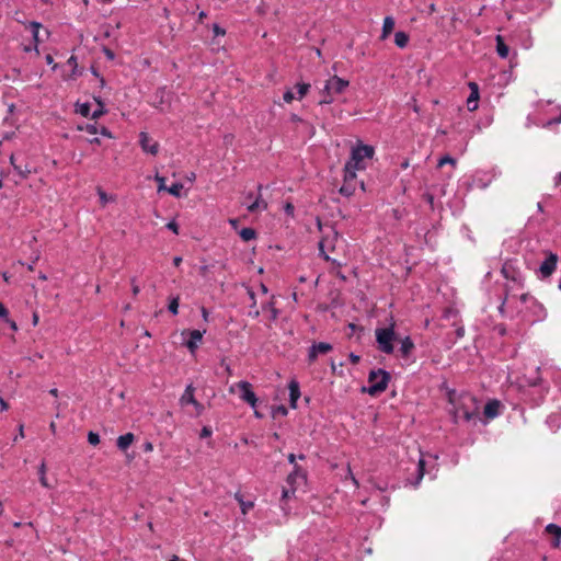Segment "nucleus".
<instances>
[{"mask_svg":"<svg viewBox=\"0 0 561 561\" xmlns=\"http://www.w3.org/2000/svg\"><path fill=\"white\" fill-rule=\"evenodd\" d=\"M508 300H510V296H508V295H506V296H505V298H504V300L502 301V304H501V305H500V307H499V311H500L502 314L504 313V306H505L506 301H508Z\"/></svg>","mask_w":561,"mask_h":561,"instance_id":"nucleus-58","label":"nucleus"},{"mask_svg":"<svg viewBox=\"0 0 561 561\" xmlns=\"http://www.w3.org/2000/svg\"><path fill=\"white\" fill-rule=\"evenodd\" d=\"M356 185V183L344 182L339 192L343 196L350 197L355 193Z\"/></svg>","mask_w":561,"mask_h":561,"instance_id":"nucleus-30","label":"nucleus"},{"mask_svg":"<svg viewBox=\"0 0 561 561\" xmlns=\"http://www.w3.org/2000/svg\"><path fill=\"white\" fill-rule=\"evenodd\" d=\"M356 171H359V169H356L353 165L345 163V165H344V182L357 184Z\"/></svg>","mask_w":561,"mask_h":561,"instance_id":"nucleus-26","label":"nucleus"},{"mask_svg":"<svg viewBox=\"0 0 561 561\" xmlns=\"http://www.w3.org/2000/svg\"><path fill=\"white\" fill-rule=\"evenodd\" d=\"M190 404L194 407V409H195V415H196V416H199L201 414H203V412H204V407H203V404H202V403H199L196 399H195V402H192V403H190Z\"/></svg>","mask_w":561,"mask_h":561,"instance_id":"nucleus-43","label":"nucleus"},{"mask_svg":"<svg viewBox=\"0 0 561 561\" xmlns=\"http://www.w3.org/2000/svg\"><path fill=\"white\" fill-rule=\"evenodd\" d=\"M84 130L91 135L101 134L102 136L112 138V133L105 126L99 127L96 123L87 124Z\"/></svg>","mask_w":561,"mask_h":561,"instance_id":"nucleus-21","label":"nucleus"},{"mask_svg":"<svg viewBox=\"0 0 561 561\" xmlns=\"http://www.w3.org/2000/svg\"><path fill=\"white\" fill-rule=\"evenodd\" d=\"M451 164V165H455L456 164V160L450 157V156H444L442 157L439 160H438V167H443L444 164Z\"/></svg>","mask_w":561,"mask_h":561,"instance_id":"nucleus-41","label":"nucleus"},{"mask_svg":"<svg viewBox=\"0 0 561 561\" xmlns=\"http://www.w3.org/2000/svg\"><path fill=\"white\" fill-rule=\"evenodd\" d=\"M211 435V431L208 427H203L201 432V437H207Z\"/></svg>","mask_w":561,"mask_h":561,"instance_id":"nucleus-57","label":"nucleus"},{"mask_svg":"<svg viewBox=\"0 0 561 561\" xmlns=\"http://www.w3.org/2000/svg\"><path fill=\"white\" fill-rule=\"evenodd\" d=\"M206 331L192 330L190 331V339L186 341V347L194 353L198 347V344L202 342L203 335Z\"/></svg>","mask_w":561,"mask_h":561,"instance_id":"nucleus-13","label":"nucleus"},{"mask_svg":"<svg viewBox=\"0 0 561 561\" xmlns=\"http://www.w3.org/2000/svg\"><path fill=\"white\" fill-rule=\"evenodd\" d=\"M375 149L373 146L358 144L352 148L350 160L347 164L353 165L356 169L365 170L367 164L366 159H373Z\"/></svg>","mask_w":561,"mask_h":561,"instance_id":"nucleus-5","label":"nucleus"},{"mask_svg":"<svg viewBox=\"0 0 561 561\" xmlns=\"http://www.w3.org/2000/svg\"><path fill=\"white\" fill-rule=\"evenodd\" d=\"M296 89H297V99L298 100H301L309 91L310 89V84L309 83H297L296 84Z\"/></svg>","mask_w":561,"mask_h":561,"instance_id":"nucleus-37","label":"nucleus"},{"mask_svg":"<svg viewBox=\"0 0 561 561\" xmlns=\"http://www.w3.org/2000/svg\"><path fill=\"white\" fill-rule=\"evenodd\" d=\"M348 360L353 364V365H356L359 363L360 360V356L355 354V353H350L348 354Z\"/></svg>","mask_w":561,"mask_h":561,"instance_id":"nucleus-51","label":"nucleus"},{"mask_svg":"<svg viewBox=\"0 0 561 561\" xmlns=\"http://www.w3.org/2000/svg\"><path fill=\"white\" fill-rule=\"evenodd\" d=\"M135 435L133 433H126L118 436L116 440L117 448L125 451L134 442Z\"/></svg>","mask_w":561,"mask_h":561,"instance_id":"nucleus-22","label":"nucleus"},{"mask_svg":"<svg viewBox=\"0 0 561 561\" xmlns=\"http://www.w3.org/2000/svg\"><path fill=\"white\" fill-rule=\"evenodd\" d=\"M171 195L175 197L181 196V192L183 190V184L180 182L173 183L170 187L165 188Z\"/></svg>","mask_w":561,"mask_h":561,"instance_id":"nucleus-36","label":"nucleus"},{"mask_svg":"<svg viewBox=\"0 0 561 561\" xmlns=\"http://www.w3.org/2000/svg\"><path fill=\"white\" fill-rule=\"evenodd\" d=\"M104 54L108 59H114V53L111 49L104 48Z\"/></svg>","mask_w":561,"mask_h":561,"instance_id":"nucleus-60","label":"nucleus"},{"mask_svg":"<svg viewBox=\"0 0 561 561\" xmlns=\"http://www.w3.org/2000/svg\"><path fill=\"white\" fill-rule=\"evenodd\" d=\"M391 379L389 371L385 369L371 370L368 375V383L367 388H363V391L369 393L370 396H377L383 392L388 383Z\"/></svg>","mask_w":561,"mask_h":561,"instance_id":"nucleus-4","label":"nucleus"},{"mask_svg":"<svg viewBox=\"0 0 561 561\" xmlns=\"http://www.w3.org/2000/svg\"><path fill=\"white\" fill-rule=\"evenodd\" d=\"M201 311H202L203 319L205 321H208V316H209L208 310L205 307H203Z\"/></svg>","mask_w":561,"mask_h":561,"instance_id":"nucleus-62","label":"nucleus"},{"mask_svg":"<svg viewBox=\"0 0 561 561\" xmlns=\"http://www.w3.org/2000/svg\"><path fill=\"white\" fill-rule=\"evenodd\" d=\"M558 255L553 252H547L546 259L542 261V263L539 266V272L541 274V277L547 278L551 276L558 264Z\"/></svg>","mask_w":561,"mask_h":561,"instance_id":"nucleus-8","label":"nucleus"},{"mask_svg":"<svg viewBox=\"0 0 561 561\" xmlns=\"http://www.w3.org/2000/svg\"><path fill=\"white\" fill-rule=\"evenodd\" d=\"M289 403L293 409L297 408V401L300 398V387L296 379H291L288 383Z\"/></svg>","mask_w":561,"mask_h":561,"instance_id":"nucleus-14","label":"nucleus"},{"mask_svg":"<svg viewBox=\"0 0 561 561\" xmlns=\"http://www.w3.org/2000/svg\"><path fill=\"white\" fill-rule=\"evenodd\" d=\"M539 367H535V369L531 371L530 376H524L523 380L520 381L522 386H529V387H537L540 381L541 377L539 375Z\"/></svg>","mask_w":561,"mask_h":561,"instance_id":"nucleus-17","label":"nucleus"},{"mask_svg":"<svg viewBox=\"0 0 561 561\" xmlns=\"http://www.w3.org/2000/svg\"><path fill=\"white\" fill-rule=\"evenodd\" d=\"M67 64L72 67V73L77 75V71H76V69L78 67L77 57L70 56L69 59L67 60Z\"/></svg>","mask_w":561,"mask_h":561,"instance_id":"nucleus-47","label":"nucleus"},{"mask_svg":"<svg viewBox=\"0 0 561 561\" xmlns=\"http://www.w3.org/2000/svg\"><path fill=\"white\" fill-rule=\"evenodd\" d=\"M95 101L98 103V107L91 113V118H93V119L99 118L100 116H102L106 113L105 105L101 101V99L95 98Z\"/></svg>","mask_w":561,"mask_h":561,"instance_id":"nucleus-32","label":"nucleus"},{"mask_svg":"<svg viewBox=\"0 0 561 561\" xmlns=\"http://www.w3.org/2000/svg\"><path fill=\"white\" fill-rule=\"evenodd\" d=\"M424 460L423 458H420L419 462L414 465V471H415V479L410 480L408 479L407 482L412 486H417L424 476Z\"/></svg>","mask_w":561,"mask_h":561,"instance_id":"nucleus-19","label":"nucleus"},{"mask_svg":"<svg viewBox=\"0 0 561 561\" xmlns=\"http://www.w3.org/2000/svg\"><path fill=\"white\" fill-rule=\"evenodd\" d=\"M283 99L286 103H290L295 99V95L291 90H286L284 92Z\"/></svg>","mask_w":561,"mask_h":561,"instance_id":"nucleus-48","label":"nucleus"},{"mask_svg":"<svg viewBox=\"0 0 561 561\" xmlns=\"http://www.w3.org/2000/svg\"><path fill=\"white\" fill-rule=\"evenodd\" d=\"M479 94H469L467 99V107L470 112H473L478 108Z\"/></svg>","mask_w":561,"mask_h":561,"instance_id":"nucleus-33","label":"nucleus"},{"mask_svg":"<svg viewBox=\"0 0 561 561\" xmlns=\"http://www.w3.org/2000/svg\"><path fill=\"white\" fill-rule=\"evenodd\" d=\"M263 188L262 184L257 185L259 196L248 205L247 209L249 213H255L257 209L265 210L267 209V203L262 199L261 191Z\"/></svg>","mask_w":561,"mask_h":561,"instance_id":"nucleus-16","label":"nucleus"},{"mask_svg":"<svg viewBox=\"0 0 561 561\" xmlns=\"http://www.w3.org/2000/svg\"><path fill=\"white\" fill-rule=\"evenodd\" d=\"M394 20L392 16H386L383 19L381 39H385L389 36V34L393 31Z\"/></svg>","mask_w":561,"mask_h":561,"instance_id":"nucleus-27","label":"nucleus"},{"mask_svg":"<svg viewBox=\"0 0 561 561\" xmlns=\"http://www.w3.org/2000/svg\"><path fill=\"white\" fill-rule=\"evenodd\" d=\"M520 300L523 302H527L528 300L530 301L529 309L533 313V318L530 319L531 322L542 321L547 318L546 308L541 304L536 301L533 297H529L527 294H522Z\"/></svg>","mask_w":561,"mask_h":561,"instance_id":"nucleus-7","label":"nucleus"},{"mask_svg":"<svg viewBox=\"0 0 561 561\" xmlns=\"http://www.w3.org/2000/svg\"><path fill=\"white\" fill-rule=\"evenodd\" d=\"M190 404L194 407V409H195V415H196V416H199L201 414H203V412H204V407H203V404H202V403H199L196 399H195V402H192V403H190Z\"/></svg>","mask_w":561,"mask_h":561,"instance_id":"nucleus-44","label":"nucleus"},{"mask_svg":"<svg viewBox=\"0 0 561 561\" xmlns=\"http://www.w3.org/2000/svg\"><path fill=\"white\" fill-rule=\"evenodd\" d=\"M468 87H469V89H470V93H471V94H479V85H478V83H476V82H473V81H470V82L468 83Z\"/></svg>","mask_w":561,"mask_h":561,"instance_id":"nucleus-50","label":"nucleus"},{"mask_svg":"<svg viewBox=\"0 0 561 561\" xmlns=\"http://www.w3.org/2000/svg\"><path fill=\"white\" fill-rule=\"evenodd\" d=\"M30 27H31L33 39H34V44L23 46V50L25 53H30V51L34 50L36 54H38V31L41 27V23L31 22Z\"/></svg>","mask_w":561,"mask_h":561,"instance_id":"nucleus-12","label":"nucleus"},{"mask_svg":"<svg viewBox=\"0 0 561 561\" xmlns=\"http://www.w3.org/2000/svg\"><path fill=\"white\" fill-rule=\"evenodd\" d=\"M15 156L12 154L10 157V162L12 164V167L14 168V170L16 171V173L20 175L21 179H26L28 176V174L31 173V169L27 167V165H19L15 163Z\"/></svg>","mask_w":561,"mask_h":561,"instance_id":"nucleus-25","label":"nucleus"},{"mask_svg":"<svg viewBox=\"0 0 561 561\" xmlns=\"http://www.w3.org/2000/svg\"><path fill=\"white\" fill-rule=\"evenodd\" d=\"M168 310L172 313V314H178L179 312V297H173L170 299V302L168 305Z\"/></svg>","mask_w":561,"mask_h":561,"instance_id":"nucleus-38","label":"nucleus"},{"mask_svg":"<svg viewBox=\"0 0 561 561\" xmlns=\"http://www.w3.org/2000/svg\"><path fill=\"white\" fill-rule=\"evenodd\" d=\"M396 323L391 319V322L386 328H377L375 330L377 347L381 353L392 354L394 351L393 342L396 341L394 332Z\"/></svg>","mask_w":561,"mask_h":561,"instance_id":"nucleus-3","label":"nucleus"},{"mask_svg":"<svg viewBox=\"0 0 561 561\" xmlns=\"http://www.w3.org/2000/svg\"><path fill=\"white\" fill-rule=\"evenodd\" d=\"M350 82L345 79H342L337 76L331 77L327 80L323 89L321 90V99L319 101L320 105L331 104L334 101V96L341 94L347 87Z\"/></svg>","mask_w":561,"mask_h":561,"instance_id":"nucleus-2","label":"nucleus"},{"mask_svg":"<svg viewBox=\"0 0 561 561\" xmlns=\"http://www.w3.org/2000/svg\"><path fill=\"white\" fill-rule=\"evenodd\" d=\"M239 390V398L247 402L251 408L255 409L257 398L252 390V385L249 381L241 380L230 387V392H234V389Z\"/></svg>","mask_w":561,"mask_h":561,"instance_id":"nucleus-6","label":"nucleus"},{"mask_svg":"<svg viewBox=\"0 0 561 561\" xmlns=\"http://www.w3.org/2000/svg\"><path fill=\"white\" fill-rule=\"evenodd\" d=\"M284 210L287 215L293 216L294 211H295V207L291 203H286V205L284 206Z\"/></svg>","mask_w":561,"mask_h":561,"instance_id":"nucleus-52","label":"nucleus"},{"mask_svg":"<svg viewBox=\"0 0 561 561\" xmlns=\"http://www.w3.org/2000/svg\"><path fill=\"white\" fill-rule=\"evenodd\" d=\"M306 471L299 465H295L293 471L287 477V483L291 486V493H295L297 485L306 482Z\"/></svg>","mask_w":561,"mask_h":561,"instance_id":"nucleus-10","label":"nucleus"},{"mask_svg":"<svg viewBox=\"0 0 561 561\" xmlns=\"http://www.w3.org/2000/svg\"><path fill=\"white\" fill-rule=\"evenodd\" d=\"M323 247H324V241L322 240L320 243H319V250H320V253L322 254L323 259L325 261H330V256L328 254H325L324 250H323Z\"/></svg>","mask_w":561,"mask_h":561,"instance_id":"nucleus-54","label":"nucleus"},{"mask_svg":"<svg viewBox=\"0 0 561 561\" xmlns=\"http://www.w3.org/2000/svg\"><path fill=\"white\" fill-rule=\"evenodd\" d=\"M234 497L240 504L242 514L245 515L251 508H253L254 503L252 501H244L240 493H236Z\"/></svg>","mask_w":561,"mask_h":561,"instance_id":"nucleus-29","label":"nucleus"},{"mask_svg":"<svg viewBox=\"0 0 561 561\" xmlns=\"http://www.w3.org/2000/svg\"><path fill=\"white\" fill-rule=\"evenodd\" d=\"M479 403L477 399L470 394L461 396L460 399L454 403L453 417L454 422H468L474 425L480 420Z\"/></svg>","mask_w":561,"mask_h":561,"instance_id":"nucleus-1","label":"nucleus"},{"mask_svg":"<svg viewBox=\"0 0 561 561\" xmlns=\"http://www.w3.org/2000/svg\"><path fill=\"white\" fill-rule=\"evenodd\" d=\"M142 450H144L145 453H151V451L153 450V445H152V443H151V442H145V443L142 444Z\"/></svg>","mask_w":561,"mask_h":561,"instance_id":"nucleus-53","label":"nucleus"},{"mask_svg":"<svg viewBox=\"0 0 561 561\" xmlns=\"http://www.w3.org/2000/svg\"><path fill=\"white\" fill-rule=\"evenodd\" d=\"M130 284H131V291H133V295H134V296H137V295L139 294V291H140V288H139V286L136 284V278H135V277H133V278L130 279Z\"/></svg>","mask_w":561,"mask_h":561,"instance_id":"nucleus-49","label":"nucleus"},{"mask_svg":"<svg viewBox=\"0 0 561 561\" xmlns=\"http://www.w3.org/2000/svg\"><path fill=\"white\" fill-rule=\"evenodd\" d=\"M333 350L332 344L327 342L313 343L308 350V362L314 363L319 355H325Z\"/></svg>","mask_w":561,"mask_h":561,"instance_id":"nucleus-9","label":"nucleus"},{"mask_svg":"<svg viewBox=\"0 0 561 561\" xmlns=\"http://www.w3.org/2000/svg\"><path fill=\"white\" fill-rule=\"evenodd\" d=\"M88 442L91 445L96 446L100 443V435L94 432H89L88 433Z\"/></svg>","mask_w":561,"mask_h":561,"instance_id":"nucleus-40","label":"nucleus"},{"mask_svg":"<svg viewBox=\"0 0 561 561\" xmlns=\"http://www.w3.org/2000/svg\"><path fill=\"white\" fill-rule=\"evenodd\" d=\"M501 403L497 400H490L484 405L483 413L488 419H494L500 415Z\"/></svg>","mask_w":561,"mask_h":561,"instance_id":"nucleus-15","label":"nucleus"},{"mask_svg":"<svg viewBox=\"0 0 561 561\" xmlns=\"http://www.w3.org/2000/svg\"><path fill=\"white\" fill-rule=\"evenodd\" d=\"M38 474H39V482H41V484L44 488L48 489L49 484H48V481H47V478H46V466H45V462L41 463L39 469H38Z\"/></svg>","mask_w":561,"mask_h":561,"instance_id":"nucleus-35","label":"nucleus"},{"mask_svg":"<svg viewBox=\"0 0 561 561\" xmlns=\"http://www.w3.org/2000/svg\"><path fill=\"white\" fill-rule=\"evenodd\" d=\"M290 121L294 122V123H299L302 119L297 114H291L290 115Z\"/></svg>","mask_w":561,"mask_h":561,"instance_id":"nucleus-63","label":"nucleus"},{"mask_svg":"<svg viewBox=\"0 0 561 561\" xmlns=\"http://www.w3.org/2000/svg\"><path fill=\"white\" fill-rule=\"evenodd\" d=\"M0 319L3 321H9V310L0 301Z\"/></svg>","mask_w":561,"mask_h":561,"instance_id":"nucleus-45","label":"nucleus"},{"mask_svg":"<svg viewBox=\"0 0 561 561\" xmlns=\"http://www.w3.org/2000/svg\"><path fill=\"white\" fill-rule=\"evenodd\" d=\"M294 494H295V493H291V488H290V489H288V490H287V489H284V490H283L282 497H283V500H285V499L290 497V496H291V495H294Z\"/></svg>","mask_w":561,"mask_h":561,"instance_id":"nucleus-56","label":"nucleus"},{"mask_svg":"<svg viewBox=\"0 0 561 561\" xmlns=\"http://www.w3.org/2000/svg\"><path fill=\"white\" fill-rule=\"evenodd\" d=\"M287 459H288V462L291 463L294 467H295V465H297L296 463V456L294 454H289Z\"/></svg>","mask_w":561,"mask_h":561,"instance_id":"nucleus-61","label":"nucleus"},{"mask_svg":"<svg viewBox=\"0 0 561 561\" xmlns=\"http://www.w3.org/2000/svg\"><path fill=\"white\" fill-rule=\"evenodd\" d=\"M394 43L399 48L407 47L409 43V35L405 32L399 31L394 34Z\"/></svg>","mask_w":561,"mask_h":561,"instance_id":"nucleus-28","label":"nucleus"},{"mask_svg":"<svg viewBox=\"0 0 561 561\" xmlns=\"http://www.w3.org/2000/svg\"><path fill=\"white\" fill-rule=\"evenodd\" d=\"M98 195H99L100 202L103 206H105L110 202L115 201L114 196L107 195L101 187H98Z\"/></svg>","mask_w":561,"mask_h":561,"instance_id":"nucleus-34","label":"nucleus"},{"mask_svg":"<svg viewBox=\"0 0 561 561\" xmlns=\"http://www.w3.org/2000/svg\"><path fill=\"white\" fill-rule=\"evenodd\" d=\"M157 182L159 183V191L164 190V178L163 176H156Z\"/></svg>","mask_w":561,"mask_h":561,"instance_id":"nucleus-55","label":"nucleus"},{"mask_svg":"<svg viewBox=\"0 0 561 561\" xmlns=\"http://www.w3.org/2000/svg\"><path fill=\"white\" fill-rule=\"evenodd\" d=\"M546 531L550 535H553L554 536V541L552 543L553 547H559L560 545V539H561V526L559 525H556V524H548L546 526Z\"/></svg>","mask_w":561,"mask_h":561,"instance_id":"nucleus-24","label":"nucleus"},{"mask_svg":"<svg viewBox=\"0 0 561 561\" xmlns=\"http://www.w3.org/2000/svg\"><path fill=\"white\" fill-rule=\"evenodd\" d=\"M194 392H195V388L193 387V385L192 383L187 385L183 394L180 398V404L182 407H186L190 403L195 402Z\"/></svg>","mask_w":561,"mask_h":561,"instance_id":"nucleus-20","label":"nucleus"},{"mask_svg":"<svg viewBox=\"0 0 561 561\" xmlns=\"http://www.w3.org/2000/svg\"><path fill=\"white\" fill-rule=\"evenodd\" d=\"M181 263H182V257H181V256H175V257L173 259V265H174V266H176V267H178V266H180V264H181Z\"/></svg>","mask_w":561,"mask_h":561,"instance_id":"nucleus-64","label":"nucleus"},{"mask_svg":"<svg viewBox=\"0 0 561 561\" xmlns=\"http://www.w3.org/2000/svg\"><path fill=\"white\" fill-rule=\"evenodd\" d=\"M77 112L79 114H81L82 116H85V117L91 116V114H90V104L89 103L80 104Z\"/></svg>","mask_w":561,"mask_h":561,"instance_id":"nucleus-39","label":"nucleus"},{"mask_svg":"<svg viewBox=\"0 0 561 561\" xmlns=\"http://www.w3.org/2000/svg\"><path fill=\"white\" fill-rule=\"evenodd\" d=\"M4 322L8 323L13 331L18 330V325H16L15 321L11 320L10 318H9V321H4Z\"/></svg>","mask_w":561,"mask_h":561,"instance_id":"nucleus-59","label":"nucleus"},{"mask_svg":"<svg viewBox=\"0 0 561 561\" xmlns=\"http://www.w3.org/2000/svg\"><path fill=\"white\" fill-rule=\"evenodd\" d=\"M413 350H414V343L410 336H405L404 339L401 340L400 348H399L401 357H403V358L410 357Z\"/></svg>","mask_w":561,"mask_h":561,"instance_id":"nucleus-18","label":"nucleus"},{"mask_svg":"<svg viewBox=\"0 0 561 561\" xmlns=\"http://www.w3.org/2000/svg\"><path fill=\"white\" fill-rule=\"evenodd\" d=\"M214 36H224L226 34V30L222 28L219 24L214 23L211 26Z\"/></svg>","mask_w":561,"mask_h":561,"instance_id":"nucleus-42","label":"nucleus"},{"mask_svg":"<svg viewBox=\"0 0 561 561\" xmlns=\"http://www.w3.org/2000/svg\"><path fill=\"white\" fill-rule=\"evenodd\" d=\"M139 145L146 153L156 156L159 152V144L152 140L146 131L139 134Z\"/></svg>","mask_w":561,"mask_h":561,"instance_id":"nucleus-11","label":"nucleus"},{"mask_svg":"<svg viewBox=\"0 0 561 561\" xmlns=\"http://www.w3.org/2000/svg\"><path fill=\"white\" fill-rule=\"evenodd\" d=\"M239 234L243 241H251L256 238V231L253 228H242Z\"/></svg>","mask_w":561,"mask_h":561,"instance_id":"nucleus-31","label":"nucleus"},{"mask_svg":"<svg viewBox=\"0 0 561 561\" xmlns=\"http://www.w3.org/2000/svg\"><path fill=\"white\" fill-rule=\"evenodd\" d=\"M165 227H167V229L171 230L175 234L179 233V225L176 224L175 220L169 221Z\"/></svg>","mask_w":561,"mask_h":561,"instance_id":"nucleus-46","label":"nucleus"},{"mask_svg":"<svg viewBox=\"0 0 561 561\" xmlns=\"http://www.w3.org/2000/svg\"><path fill=\"white\" fill-rule=\"evenodd\" d=\"M496 42V53L502 59H506L510 55V48L505 44L504 38L502 35L495 36Z\"/></svg>","mask_w":561,"mask_h":561,"instance_id":"nucleus-23","label":"nucleus"}]
</instances>
